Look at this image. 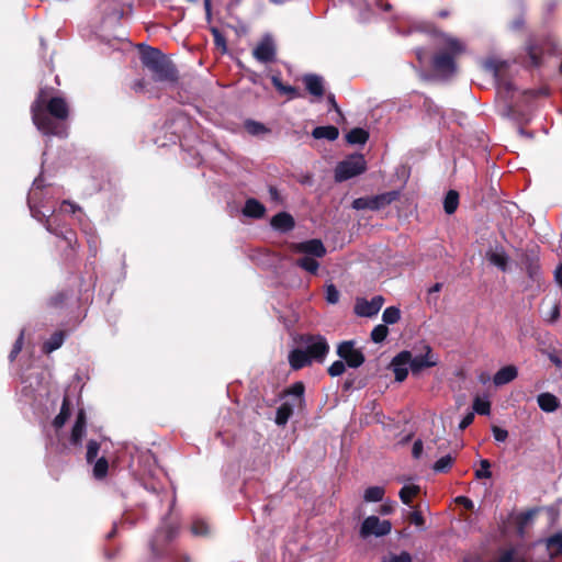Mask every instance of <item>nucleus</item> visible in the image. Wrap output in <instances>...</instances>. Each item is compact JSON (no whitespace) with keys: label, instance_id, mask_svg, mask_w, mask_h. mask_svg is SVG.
I'll list each match as a JSON object with an SVG mask.
<instances>
[{"label":"nucleus","instance_id":"obj_1","mask_svg":"<svg viewBox=\"0 0 562 562\" xmlns=\"http://www.w3.org/2000/svg\"><path fill=\"white\" fill-rule=\"evenodd\" d=\"M32 120L37 130L44 135L67 136L65 121L69 115L67 101L60 97L46 100L42 89L31 106Z\"/></svg>","mask_w":562,"mask_h":562},{"label":"nucleus","instance_id":"obj_2","mask_svg":"<svg viewBox=\"0 0 562 562\" xmlns=\"http://www.w3.org/2000/svg\"><path fill=\"white\" fill-rule=\"evenodd\" d=\"M436 45L440 50L435 55L432 60L434 69L443 78H449L454 75L457 70L456 57L464 52V44L446 33L435 32Z\"/></svg>","mask_w":562,"mask_h":562},{"label":"nucleus","instance_id":"obj_3","mask_svg":"<svg viewBox=\"0 0 562 562\" xmlns=\"http://www.w3.org/2000/svg\"><path fill=\"white\" fill-rule=\"evenodd\" d=\"M329 351V345L321 335H310L302 338L301 347L289 355V363L292 369L299 370L313 361L323 362Z\"/></svg>","mask_w":562,"mask_h":562},{"label":"nucleus","instance_id":"obj_4","mask_svg":"<svg viewBox=\"0 0 562 562\" xmlns=\"http://www.w3.org/2000/svg\"><path fill=\"white\" fill-rule=\"evenodd\" d=\"M142 63L153 72L157 81H175L177 79L173 64L159 49L147 47L142 53Z\"/></svg>","mask_w":562,"mask_h":562},{"label":"nucleus","instance_id":"obj_5","mask_svg":"<svg viewBox=\"0 0 562 562\" xmlns=\"http://www.w3.org/2000/svg\"><path fill=\"white\" fill-rule=\"evenodd\" d=\"M367 168V162L361 154L348 156L340 161L335 169L336 181H346L350 178L361 175Z\"/></svg>","mask_w":562,"mask_h":562},{"label":"nucleus","instance_id":"obj_6","mask_svg":"<svg viewBox=\"0 0 562 562\" xmlns=\"http://www.w3.org/2000/svg\"><path fill=\"white\" fill-rule=\"evenodd\" d=\"M425 353L412 356L409 351H402L397 355V361L408 362L409 369L414 374L420 372L424 368H431L438 363V359L432 355L429 346L425 347Z\"/></svg>","mask_w":562,"mask_h":562},{"label":"nucleus","instance_id":"obj_7","mask_svg":"<svg viewBox=\"0 0 562 562\" xmlns=\"http://www.w3.org/2000/svg\"><path fill=\"white\" fill-rule=\"evenodd\" d=\"M533 553L546 552V558L553 560L562 555V530L550 537L533 543L531 550Z\"/></svg>","mask_w":562,"mask_h":562},{"label":"nucleus","instance_id":"obj_8","mask_svg":"<svg viewBox=\"0 0 562 562\" xmlns=\"http://www.w3.org/2000/svg\"><path fill=\"white\" fill-rule=\"evenodd\" d=\"M392 525L389 520H382L376 516L367 517L360 527V536L366 539L371 536L383 537L391 532Z\"/></svg>","mask_w":562,"mask_h":562},{"label":"nucleus","instance_id":"obj_9","mask_svg":"<svg viewBox=\"0 0 562 562\" xmlns=\"http://www.w3.org/2000/svg\"><path fill=\"white\" fill-rule=\"evenodd\" d=\"M337 355L350 368H359L364 362V355L359 348H356L353 340H346L338 345Z\"/></svg>","mask_w":562,"mask_h":562},{"label":"nucleus","instance_id":"obj_10","mask_svg":"<svg viewBox=\"0 0 562 562\" xmlns=\"http://www.w3.org/2000/svg\"><path fill=\"white\" fill-rule=\"evenodd\" d=\"M384 304L382 295H375L371 300L357 299L355 304V313L361 317H372L379 313Z\"/></svg>","mask_w":562,"mask_h":562},{"label":"nucleus","instance_id":"obj_11","mask_svg":"<svg viewBox=\"0 0 562 562\" xmlns=\"http://www.w3.org/2000/svg\"><path fill=\"white\" fill-rule=\"evenodd\" d=\"M292 250L296 254H303L314 258H323L326 255V248L323 241L316 238L293 244Z\"/></svg>","mask_w":562,"mask_h":562},{"label":"nucleus","instance_id":"obj_12","mask_svg":"<svg viewBox=\"0 0 562 562\" xmlns=\"http://www.w3.org/2000/svg\"><path fill=\"white\" fill-rule=\"evenodd\" d=\"M42 187H43L42 178H36L33 181L32 188H31V190L29 192V196H27V203H29L31 214L37 221L47 218L52 214L50 210H47V212H49V214H47L46 212L41 211L37 206L40 190L42 189Z\"/></svg>","mask_w":562,"mask_h":562},{"label":"nucleus","instance_id":"obj_13","mask_svg":"<svg viewBox=\"0 0 562 562\" xmlns=\"http://www.w3.org/2000/svg\"><path fill=\"white\" fill-rule=\"evenodd\" d=\"M254 56L261 63H270L276 57V45L270 35H266L262 41L255 47Z\"/></svg>","mask_w":562,"mask_h":562},{"label":"nucleus","instance_id":"obj_14","mask_svg":"<svg viewBox=\"0 0 562 562\" xmlns=\"http://www.w3.org/2000/svg\"><path fill=\"white\" fill-rule=\"evenodd\" d=\"M486 259L501 271L506 272L508 270L509 256L503 246L496 245L491 247L486 251Z\"/></svg>","mask_w":562,"mask_h":562},{"label":"nucleus","instance_id":"obj_15","mask_svg":"<svg viewBox=\"0 0 562 562\" xmlns=\"http://www.w3.org/2000/svg\"><path fill=\"white\" fill-rule=\"evenodd\" d=\"M86 425H87L86 413L83 409H80L77 414L76 422L71 429V435H70L71 445H74L76 447H81L82 438L86 435Z\"/></svg>","mask_w":562,"mask_h":562},{"label":"nucleus","instance_id":"obj_16","mask_svg":"<svg viewBox=\"0 0 562 562\" xmlns=\"http://www.w3.org/2000/svg\"><path fill=\"white\" fill-rule=\"evenodd\" d=\"M294 218L286 212H280L271 218V226L280 233H288L294 228Z\"/></svg>","mask_w":562,"mask_h":562},{"label":"nucleus","instance_id":"obj_17","mask_svg":"<svg viewBox=\"0 0 562 562\" xmlns=\"http://www.w3.org/2000/svg\"><path fill=\"white\" fill-rule=\"evenodd\" d=\"M400 196V192L396 190H392L389 192H384L381 194H376L373 196H370L371 199V211H379L386 205H390L392 202L397 200Z\"/></svg>","mask_w":562,"mask_h":562},{"label":"nucleus","instance_id":"obj_18","mask_svg":"<svg viewBox=\"0 0 562 562\" xmlns=\"http://www.w3.org/2000/svg\"><path fill=\"white\" fill-rule=\"evenodd\" d=\"M306 90L316 98L324 95V80L318 75H305L303 78Z\"/></svg>","mask_w":562,"mask_h":562},{"label":"nucleus","instance_id":"obj_19","mask_svg":"<svg viewBox=\"0 0 562 562\" xmlns=\"http://www.w3.org/2000/svg\"><path fill=\"white\" fill-rule=\"evenodd\" d=\"M537 402L539 407L546 413H553L560 406L559 398L549 392L539 394Z\"/></svg>","mask_w":562,"mask_h":562},{"label":"nucleus","instance_id":"obj_20","mask_svg":"<svg viewBox=\"0 0 562 562\" xmlns=\"http://www.w3.org/2000/svg\"><path fill=\"white\" fill-rule=\"evenodd\" d=\"M517 374H518V371H517L516 367L506 366V367L499 369L495 373V375L493 378V382L495 385L501 386V385L512 382L517 376Z\"/></svg>","mask_w":562,"mask_h":562},{"label":"nucleus","instance_id":"obj_21","mask_svg":"<svg viewBox=\"0 0 562 562\" xmlns=\"http://www.w3.org/2000/svg\"><path fill=\"white\" fill-rule=\"evenodd\" d=\"M265 212L266 207L256 199H248L243 210L245 216L252 218H261Z\"/></svg>","mask_w":562,"mask_h":562},{"label":"nucleus","instance_id":"obj_22","mask_svg":"<svg viewBox=\"0 0 562 562\" xmlns=\"http://www.w3.org/2000/svg\"><path fill=\"white\" fill-rule=\"evenodd\" d=\"M294 407L295 403H291L289 400L282 403L277 409L276 424L279 426H284L293 414Z\"/></svg>","mask_w":562,"mask_h":562},{"label":"nucleus","instance_id":"obj_23","mask_svg":"<svg viewBox=\"0 0 562 562\" xmlns=\"http://www.w3.org/2000/svg\"><path fill=\"white\" fill-rule=\"evenodd\" d=\"M536 554L532 551L525 554L507 553L504 555L503 562H546V557H535Z\"/></svg>","mask_w":562,"mask_h":562},{"label":"nucleus","instance_id":"obj_24","mask_svg":"<svg viewBox=\"0 0 562 562\" xmlns=\"http://www.w3.org/2000/svg\"><path fill=\"white\" fill-rule=\"evenodd\" d=\"M312 136L316 139H328V140H335L339 136V131L337 127L329 125V126H317L313 130Z\"/></svg>","mask_w":562,"mask_h":562},{"label":"nucleus","instance_id":"obj_25","mask_svg":"<svg viewBox=\"0 0 562 562\" xmlns=\"http://www.w3.org/2000/svg\"><path fill=\"white\" fill-rule=\"evenodd\" d=\"M369 138V133L360 127L352 128L347 135L346 139L351 145H363Z\"/></svg>","mask_w":562,"mask_h":562},{"label":"nucleus","instance_id":"obj_26","mask_svg":"<svg viewBox=\"0 0 562 562\" xmlns=\"http://www.w3.org/2000/svg\"><path fill=\"white\" fill-rule=\"evenodd\" d=\"M65 340L64 331L54 333L50 338L43 345V351L50 353L61 347Z\"/></svg>","mask_w":562,"mask_h":562},{"label":"nucleus","instance_id":"obj_27","mask_svg":"<svg viewBox=\"0 0 562 562\" xmlns=\"http://www.w3.org/2000/svg\"><path fill=\"white\" fill-rule=\"evenodd\" d=\"M420 492V487L419 485H416V484H405L400 493H398V496L401 498V501L408 505L411 504L412 499Z\"/></svg>","mask_w":562,"mask_h":562},{"label":"nucleus","instance_id":"obj_28","mask_svg":"<svg viewBox=\"0 0 562 562\" xmlns=\"http://www.w3.org/2000/svg\"><path fill=\"white\" fill-rule=\"evenodd\" d=\"M295 265L301 269L315 274L318 271L319 263L314 257L304 256L296 260Z\"/></svg>","mask_w":562,"mask_h":562},{"label":"nucleus","instance_id":"obj_29","mask_svg":"<svg viewBox=\"0 0 562 562\" xmlns=\"http://www.w3.org/2000/svg\"><path fill=\"white\" fill-rule=\"evenodd\" d=\"M70 416L69 402L65 397L60 407L59 414L54 418L53 425L56 429L61 428Z\"/></svg>","mask_w":562,"mask_h":562},{"label":"nucleus","instance_id":"obj_30","mask_svg":"<svg viewBox=\"0 0 562 562\" xmlns=\"http://www.w3.org/2000/svg\"><path fill=\"white\" fill-rule=\"evenodd\" d=\"M385 490L382 486H370L364 491L363 499L367 503L381 502L384 497Z\"/></svg>","mask_w":562,"mask_h":562},{"label":"nucleus","instance_id":"obj_31","mask_svg":"<svg viewBox=\"0 0 562 562\" xmlns=\"http://www.w3.org/2000/svg\"><path fill=\"white\" fill-rule=\"evenodd\" d=\"M459 205V194L454 190H450L443 200V209L447 214H452L456 212Z\"/></svg>","mask_w":562,"mask_h":562},{"label":"nucleus","instance_id":"obj_32","mask_svg":"<svg viewBox=\"0 0 562 562\" xmlns=\"http://www.w3.org/2000/svg\"><path fill=\"white\" fill-rule=\"evenodd\" d=\"M392 367L395 374V380L398 382L404 381L408 374L409 363L397 361V356H395L392 360Z\"/></svg>","mask_w":562,"mask_h":562},{"label":"nucleus","instance_id":"obj_33","mask_svg":"<svg viewBox=\"0 0 562 562\" xmlns=\"http://www.w3.org/2000/svg\"><path fill=\"white\" fill-rule=\"evenodd\" d=\"M304 385L301 382L294 383L286 392V395L292 398L291 403H295L299 406L303 402Z\"/></svg>","mask_w":562,"mask_h":562},{"label":"nucleus","instance_id":"obj_34","mask_svg":"<svg viewBox=\"0 0 562 562\" xmlns=\"http://www.w3.org/2000/svg\"><path fill=\"white\" fill-rule=\"evenodd\" d=\"M454 458L451 454H446L439 458L432 465V470L437 473L447 472L453 464Z\"/></svg>","mask_w":562,"mask_h":562},{"label":"nucleus","instance_id":"obj_35","mask_svg":"<svg viewBox=\"0 0 562 562\" xmlns=\"http://www.w3.org/2000/svg\"><path fill=\"white\" fill-rule=\"evenodd\" d=\"M401 318V311L396 306H389L383 311L382 319L387 325L397 323Z\"/></svg>","mask_w":562,"mask_h":562},{"label":"nucleus","instance_id":"obj_36","mask_svg":"<svg viewBox=\"0 0 562 562\" xmlns=\"http://www.w3.org/2000/svg\"><path fill=\"white\" fill-rule=\"evenodd\" d=\"M191 531L194 536L204 537L210 533V526L205 520L195 518L192 521Z\"/></svg>","mask_w":562,"mask_h":562},{"label":"nucleus","instance_id":"obj_37","mask_svg":"<svg viewBox=\"0 0 562 562\" xmlns=\"http://www.w3.org/2000/svg\"><path fill=\"white\" fill-rule=\"evenodd\" d=\"M109 469V463L104 457L98 459L93 465V476L98 480L103 479Z\"/></svg>","mask_w":562,"mask_h":562},{"label":"nucleus","instance_id":"obj_38","mask_svg":"<svg viewBox=\"0 0 562 562\" xmlns=\"http://www.w3.org/2000/svg\"><path fill=\"white\" fill-rule=\"evenodd\" d=\"M491 404L487 400L475 397L473 401V413L479 415H490Z\"/></svg>","mask_w":562,"mask_h":562},{"label":"nucleus","instance_id":"obj_39","mask_svg":"<svg viewBox=\"0 0 562 562\" xmlns=\"http://www.w3.org/2000/svg\"><path fill=\"white\" fill-rule=\"evenodd\" d=\"M389 334V328L386 327V325H376L372 331H371V339L379 344V342H382L386 336Z\"/></svg>","mask_w":562,"mask_h":562},{"label":"nucleus","instance_id":"obj_40","mask_svg":"<svg viewBox=\"0 0 562 562\" xmlns=\"http://www.w3.org/2000/svg\"><path fill=\"white\" fill-rule=\"evenodd\" d=\"M480 465L481 468L479 470L475 471V477L481 480V479H490L492 476V472H491V463L488 460L486 459H482L480 461Z\"/></svg>","mask_w":562,"mask_h":562},{"label":"nucleus","instance_id":"obj_41","mask_svg":"<svg viewBox=\"0 0 562 562\" xmlns=\"http://www.w3.org/2000/svg\"><path fill=\"white\" fill-rule=\"evenodd\" d=\"M382 562H412V557L406 551L398 554L390 553L383 558Z\"/></svg>","mask_w":562,"mask_h":562},{"label":"nucleus","instance_id":"obj_42","mask_svg":"<svg viewBox=\"0 0 562 562\" xmlns=\"http://www.w3.org/2000/svg\"><path fill=\"white\" fill-rule=\"evenodd\" d=\"M99 450H100V445L98 441L90 440L88 442L87 454H86V459H87L88 463H91L92 461L95 460V458L98 457Z\"/></svg>","mask_w":562,"mask_h":562},{"label":"nucleus","instance_id":"obj_43","mask_svg":"<svg viewBox=\"0 0 562 562\" xmlns=\"http://www.w3.org/2000/svg\"><path fill=\"white\" fill-rule=\"evenodd\" d=\"M245 127H246L247 132L251 135H259V134L267 132L266 126L256 121H250V120L247 121L245 123Z\"/></svg>","mask_w":562,"mask_h":562},{"label":"nucleus","instance_id":"obj_44","mask_svg":"<svg viewBox=\"0 0 562 562\" xmlns=\"http://www.w3.org/2000/svg\"><path fill=\"white\" fill-rule=\"evenodd\" d=\"M45 227L49 233H53L57 236H61L69 245L71 244L74 234L71 232L64 233L63 231H58L53 227V223L47 218L45 223Z\"/></svg>","mask_w":562,"mask_h":562},{"label":"nucleus","instance_id":"obj_45","mask_svg":"<svg viewBox=\"0 0 562 562\" xmlns=\"http://www.w3.org/2000/svg\"><path fill=\"white\" fill-rule=\"evenodd\" d=\"M346 370V364L342 360H337L328 368V374L333 378L340 376Z\"/></svg>","mask_w":562,"mask_h":562},{"label":"nucleus","instance_id":"obj_46","mask_svg":"<svg viewBox=\"0 0 562 562\" xmlns=\"http://www.w3.org/2000/svg\"><path fill=\"white\" fill-rule=\"evenodd\" d=\"M326 301L329 304H336L339 301V291L334 284H328L325 290Z\"/></svg>","mask_w":562,"mask_h":562},{"label":"nucleus","instance_id":"obj_47","mask_svg":"<svg viewBox=\"0 0 562 562\" xmlns=\"http://www.w3.org/2000/svg\"><path fill=\"white\" fill-rule=\"evenodd\" d=\"M352 207L355 210H371V199L370 196H366V198H358L356 200H353L352 202Z\"/></svg>","mask_w":562,"mask_h":562},{"label":"nucleus","instance_id":"obj_48","mask_svg":"<svg viewBox=\"0 0 562 562\" xmlns=\"http://www.w3.org/2000/svg\"><path fill=\"white\" fill-rule=\"evenodd\" d=\"M23 339H24V330H22L9 355V359L10 361H13L16 356L19 355V352L21 351L22 349V346H23Z\"/></svg>","mask_w":562,"mask_h":562},{"label":"nucleus","instance_id":"obj_49","mask_svg":"<svg viewBox=\"0 0 562 562\" xmlns=\"http://www.w3.org/2000/svg\"><path fill=\"white\" fill-rule=\"evenodd\" d=\"M493 437L497 442H504L508 438V431L498 426L492 427Z\"/></svg>","mask_w":562,"mask_h":562},{"label":"nucleus","instance_id":"obj_50","mask_svg":"<svg viewBox=\"0 0 562 562\" xmlns=\"http://www.w3.org/2000/svg\"><path fill=\"white\" fill-rule=\"evenodd\" d=\"M78 210H79V206L69 201H64L60 206V211L65 212V213L75 214Z\"/></svg>","mask_w":562,"mask_h":562},{"label":"nucleus","instance_id":"obj_51","mask_svg":"<svg viewBox=\"0 0 562 562\" xmlns=\"http://www.w3.org/2000/svg\"><path fill=\"white\" fill-rule=\"evenodd\" d=\"M411 521L417 527H423L425 524L422 513L415 510L411 514Z\"/></svg>","mask_w":562,"mask_h":562},{"label":"nucleus","instance_id":"obj_52","mask_svg":"<svg viewBox=\"0 0 562 562\" xmlns=\"http://www.w3.org/2000/svg\"><path fill=\"white\" fill-rule=\"evenodd\" d=\"M473 419H474V413L473 412L468 413L460 422L459 429L464 430L467 427H469L472 424Z\"/></svg>","mask_w":562,"mask_h":562},{"label":"nucleus","instance_id":"obj_53","mask_svg":"<svg viewBox=\"0 0 562 562\" xmlns=\"http://www.w3.org/2000/svg\"><path fill=\"white\" fill-rule=\"evenodd\" d=\"M413 457L418 459L423 453V442L420 440H416L413 445L412 450Z\"/></svg>","mask_w":562,"mask_h":562},{"label":"nucleus","instance_id":"obj_54","mask_svg":"<svg viewBox=\"0 0 562 562\" xmlns=\"http://www.w3.org/2000/svg\"><path fill=\"white\" fill-rule=\"evenodd\" d=\"M555 282L562 288V261L554 270Z\"/></svg>","mask_w":562,"mask_h":562},{"label":"nucleus","instance_id":"obj_55","mask_svg":"<svg viewBox=\"0 0 562 562\" xmlns=\"http://www.w3.org/2000/svg\"><path fill=\"white\" fill-rule=\"evenodd\" d=\"M327 101H328V103L330 104V106H331L333 109H335V110H337V111H338V105H337V103H336V100H335V95H334V94H331V93H330V94H328V95H327Z\"/></svg>","mask_w":562,"mask_h":562},{"label":"nucleus","instance_id":"obj_56","mask_svg":"<svg viewBox=\"0 0 562 562\" xmlns=\"http://www.w3.org/2000/svg\"><path fill=\"white\" fill-rule=\"evenodd\" d=\"M133 89L136 91V92H139V91H143L144 89V80H137L134 82L133 85Z\"/></svg>","mask_w":562,"mask_h":562},{"label":"nucleus","instance_id":"obj_57","mask_svg":"<svg viewBox=\"0 0 562 562\" xmlns=\"http://www.w3.org/2000/svg\"><path fill=\"white\" fill-rule=\"evenodd\" d=\"M272 82L278 90H285V86L281 83L278 77H272Z\"/></svg>","mask_w":562,"mask_h":562},{"label":"nucleus","instance_id":"obj_58","mask_svg":"<svg viewBox=\"0 0 562 562\" xmlns=\"http://www.w3.org/2000/svg\"><path fill=\"white\" fill-rule=\"evenodd\" d=\"M177 530L172 527H168V529L166 530V539L167 540H171L175 535H176Z\"/></svg>","mask_w":562,"mask_h":562},{"label":"nucleus","instance_id":"obj_59","mask_svg":"<svg viewBox=\"0 0 562 562\" xmlns=\"http://www.w3.org/2000/svg\"><path fill=\"white\" fill-rule=\"evenodd\" d=\"M550 360L559 368L562 367V360L557 355H550Z\"/></svg>","mask_w":562,"mask_h":562},{"label":"nucleus","instance_id":"obj_60","mask_svg":"<svg viewBox=\"0 0 562 562\" xmlns=\"http://www.w3.org/2000/svg\"><path fill=\"white\" fill-rule=\"evenodd\" d=\"M269 194H270L271 199H273V200L279 199V192L274 187L269 188Z\"/></svg>","mask_w":562,"mask_h":562},{"label":"nucleus","instance_id":"obj_61","mask_svg":"<svg viewBox=\"0 0 562 562\" xmlns=\"http://www.w3.org/2000/svg\"><path fill=\"white\" fill-rule=\"evenodd\" d=\"M442 288V284L441 283H435L430 289H429V294L431 293H436V292H439Z\"/></svg>","mask_w":562,"mask_h":562},{"label":"nucleus","instance_id":"obj_62","mask_svg":"<svg viewBox=\"0 0 562 562\" xmlns=\"http://www.w3.org/2000/svg\"><path fill=\"white\" fill-rule=\"evenodd\" d=\"M558 316H559V308H558V306H553L550 319L555 321L558 318Z\"/></svg>","mask_w":562,"mask_h":562},{"label":"nucleus","instance_id":"obj_63","mask_svg":"<svg viewBox=\"0 0 562 562\" xmlns=\"http://www.w3.org/2000/svg\"><path fill=\"white\" fill-rule=\"evenodd\" d=\"M204 8H205L206 15L210 16L211 15V0H204Z\"/></svg>","mask_w":562,"mask_h":562},{"label":"nucleus","instance_id":"obj_64","mask_svg":"<svg viewBox=\"0 0 562 562\" xmlns=\"http://www.w3.org/2000/svg\"><path fill=\"white\" fill-rule=\"evenodd\" d=\"M391 512H392V506H391V505H386V504H384V505L382 506V508H381V513H382V514H385V515H386V514H390Z\"/></svg>","mask_w":562,"mask_h":562}]
</instances>
